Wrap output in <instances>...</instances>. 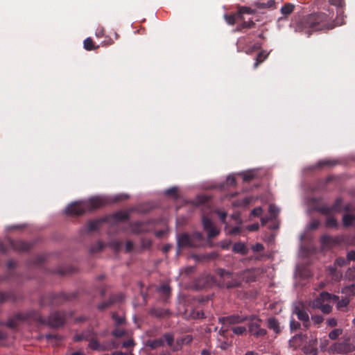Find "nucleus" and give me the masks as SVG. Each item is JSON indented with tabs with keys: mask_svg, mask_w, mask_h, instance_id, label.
Returning a JSON list of instances; mask_svg holds the SVG:
<instances>
[{
	"mask_svg": "<svg viewBox=\"0 0 355 355\" xmlns=\"http://www.w3.org/2000/svg\"><path fill=\"white\" fill-rule=\"evenodd\" d=\"M328 12V14L319 12L304 16L297 21L296 30L310 35L314 31L331 30L343 24V21L339 22L338 19H334L333 11Z\"/></svg>",
	"mask_w": 355,
	"mask_h": 355,
	"instance_id": "obj_1",
	"label": "nucleus"
},
{
	"mask_svg": "<svg viewBox=\"0 0 355 355\" xmlns=\"http://www.w3.org/2000/svg\"><path fill=\"white\" fill-rule=\"evenodd\" d=\"M107 204V201L105 198L93 197L87 200L72 202L67 207L65 212L71 216H81L87 211L99 209Z\"/></svg>",
	"mask_w": 355,
	"mask_h": 355,
	"instance_id": "obj_2",
	"label": "nucleus"
},
{
	"mask_svg": "<svg viewBox=\"0 0 355 355\" xmlns=\"http://www.w3.org/2000/svg\"><path fill=\"white\" fill-rule=\"evenodd\" d=\"M331 302H336L337 309L340 311H343L349 304L347 297L339 300L338 295L323 291L313 301V307L320 309L324 314H329L332 311V306L329 304Z\"/></svg>",
	"mask_w": 355,
	"mask_h": 355,
	"instance_id": "obj_3",
	"label": "nucleus"
},
{
	"mask_svg": "<svg viewBox=\"0 0 355 355\" xmlns=\"http://www.w3.org/2000/svg\"><path fill=\"white\" fill-rule=\"evenodd\" d=\"M30 320L45 322L42 320L40 313L31 311L26 313H18L15 314L13 317L8 319L6 325L10 328L15 329L21 322Z\"/></svg>",
	"mask_w": 355,
	"mask_h": 355,
	"instance_id": "obj_4",
	"label": "nucleus"
},
{
	"mask_svg": "<svg viewBox=\"0 0 355 355\" xmlns=\"http://www.w3.org/2000/svg\"><path fill=\"white\" fill-rule=\"evenodd\" d=\"M76 297L75 294H50L42 296L40 300V304L45 306H58L64 302L71 300Z\"/></svg>",
	"mask_w": 355,
	"mask_h": 355,
	"instance_id": "obj_5",
	"label": "nucleus"
},
{
	"mask_svg": "<svg viewBox=\"0 0 355 355\" xmlns=\"http://www.w3.org/2000/svg\"><path fill=\"white\" fill-rule=\"evenodd\" d=\"M218 275L221 279L220 280V284L223 287L227 288H237L241 284L240 277H239L237 275L231 273L224 269H220L218 270Z\"/></svg>",
	"mask_w": 355,
	"mask_h": 355,
	"instance_id": "obj_6",
	"label": "nucleus"
},
{
	"mask_svg": "<svg viewBox=\"0 0 355 355\" xmlns=\"http://www.w3.org/2000/svg\"><path fill=\"white\" fill-rule=\"evenodd\" d=\"M175 342L174 334L171 332L164 334L162 336L147 342V346L151 349H155L160 347L168 346L172 350L173 343Z\"/></svg>",
	"mask_w": 355,
	"mask_h": 355,
	"instance_id": "obj_7",
	"label": "nucleus"
},
{
	"mask_svg": "<svg viewBox=\"0 0 355 355\" xmlns=\"http://www.w3.org/2000/svg\"><path fill=\"white\" fill-rule=\"evenodd\" d=\"M248 330L251 335L255 338L263 337L267 334V331L261 327V320L256 315L248 316Z\"/></svg>",
	"mask_w": 355,
	"mask_h": 355,
	"instance_id": "obj_8",
	"label": "nucleus"
},
{
	"mask_svg": "<svg viewBox=\"0 0 355 355\" xmlns=\"http://www.w3.org/2000/svg\"><path fill=\"white\" fill-rule=\"evenodd\" d=\"M42 318L45 322H37L42 324H46L53 328H58L64 324L66 321V313L64 312L55 311L51 313L47 318L42 316Z\"/></svg>",
	"mask_w": 355,
	"mask_h": 355,
	"instance_id": "obj_9",
	"label": "nucleus"
},
{
	"mask_svg": "<svg viewBox=\"0 0 355 355\" xmlns=\"http://www.w3.org/2000/svg\"><path fill=\"white\" fill-rule=\"evenodd\" d=\"M314 209L323 214V215H330L333 213H340L343 209V199L341 198H338L334 201V204L331 206H328L327 205H320L316 206Z\"/></svg>",
	"mask_w": 355,
	"mask_h": 355,
	"instance_id": "obj_10",
	"label": "nucleus"
},
{
	"mask_svg": "<svg viewBox=\"0 0 355 355\" xmlns=\"http://www.w3.org/2000/svg\"><path fill=\"white\" fill-rule=\"evenodd\" d=\"M88 347L91 349L98 352H105L117 347L114 341L100 343L94 334L89 340Z\"/></svg>",
	"mask_w": 355,
	"mask_h": 355,
	"instance_id": "obj_11",
	"label": "nucleus"
},
{
	"mask_svg": "<svg viewBox=\"0 0 355 355\" xmlns=\"http://www.w3.org/2000/svg\"><path fill=\"white\" fill-rule=\"evenodd\" d=\"M355 350V345L349 340H345L341 343H335L329 348L330 353L347 354Z\"/></svg>",
	"mask_w": 355,
	"mask_h": 355,
	"instance_id": "obj_12",
	"label": "nucleus"
},
{
	"mask_svg": "<svg viewBox=\"0 0 355 355\" xmlns=\"http://www.w3.org/2000/svg\"><path fill=\"white\" fill-rule=\"evenodd\" d=\"M202 223L204 230L207 232L209 239H214L219 234L220 230L214 225L210 218L203 216Z\"/></svg>",
	"mask_w": 355,
	"mask_h": 355,
	"instance_id": "obj_13",
	"label": "nucleus"
},
{
	"mask_svg": "<svg viewBox=\"0 0 355 355\" xmlns=\"http://www.w3.org/2000/svg\"><path fill=\"white\" fill-rule=\"evenodd\" d=\"M178 245L180 248H189L197 247L198 243H196L195 241H192V237L190 234L183 233L178 236Z\"/></svg>",
	"mask_w": 355,
	"mask_h": 355,
	"instance_id": "obj_14",
	"label": "nucleus"
},
{
	"mask_svg": "<svg viewBox=\"0 0 355 355\" xmlns=\"http://www.w3.org/2000/svg\"><path fill=\"white\" fill-rule=\"evenodd\" d=\"M9 245L15 251L28 252L33 248V244L32 243L21 240H10Z\"/></svg>",
	"mask_w": 355,
	"mask_h": 355,
	"instance_id": "obj_15",
	"label": "nucleus"
},
{
	"mask_svg": "<svg viewBox=\"0 0 355 355\" xmlns=\"http://www.w3.org/2000/svg\"><path fill=\"white\" fill-rule=\"evenodd\" d=\"M124 296L122 293L111 295L108 300L105 301L97 306V309L100 311H104L110 307L115 303L121 302L123 300Z\"/></svg>",
	"mask_w": 355,
	"mask_h": 355,
	"instance_id": "obj_16",
	"label": "nucleus"
},
{
	"mask_svg": "<svg viewBox=\"0 0 355 355\" xmlns=\"http://www.w3.org/2000/svg\"><path fill=\"white\" fill-rule=\"evenodd\" d=\"M248 316H243L241 315H232L229 316L222 317L219 318V322L223 325L226 324H235L242 323L248 320Z\"/></svg>",
	"mask_w": 355,
	"mask_h": 355,
	"instance_id": "obj_17",
	"label": "nucleus"
},
{
	"mask_svg": "<svg viewBox=\"0 0 355 355\" xmlns=\"http://www.w3.org/2000/svg\"><path fill=\"white\" fill-rule=\"evenodd\" d=\"M293 313L295 314L297 318L303 322L304 327L307 329L310 326L309 316L307 312L301 306H295Z\"/></svg>",
	"mask_w": 355,
	"mask_h": 355,
	"instance_id": "obj_18",
	"label": "nucleus"
},
{
	"mask_svg": "<svg viewBox=\"0 0 355 355\" xmlns=\"http://www.w3.org/2000/svg\"><path fill=\"white\" fill-rule=\"evenodd\" d=\"M320 241L324 248H332L340 243L339 237H334L328 234L321 236Z\"/></svg>",
	"mask_w": 355,
	"mask_h": 355,
	"instance_id": "obj_19",
	"label": "nucleus"
},
{
	"mask_svg": "<svg viewBox=\"0 0 355 355\" xmlns=\"http://www.w3.org/2000/svg\"><path fill=\"white\" fill-rule=\"evenodd\" d=\"M193 338L191 335H186L183 337L178 338L175 342L173 343L172 351L178 352L182 349L184 345H188L191 343Z\"/></svg>",
	"mask_w": 355,
	"mask_h": 355,
	"instance_id": "obj_20",
	"label": "nucleus"
},
{
	"mask_svg": "<svg viewBox=\"0 0 355 355\" xmlns=\"http://www.w3.org/2000/svg\"><path fill=\"white\" fill-rule=\"evenodd\" d=\"M318 340L316 338H311L309 343L306 344L304 347V352L308 355H317L318 354V349H317Z\"/></svg>",
	"mask_w": 355,
	"mask_h": 355,
	"instance_id": "obj_21",
	"label": "nucleus"
},
{
	"mask_svg": "<svg viewBox=\"0 0 355 355\" xmlns=\"http://www.w3.org/2000/svg\"><path fill=\"white\" fill-rule=\"evenodd\" d=\"M107 220V218L89 220L87 223L85 229L87 232H92L98 230L101 224Z\"/></svg>",
	"mask_w": 355,
	"mask_h": 355,
	"instance_id": "obj_22",
	"label": "nucleus"
},
{
	"mask_svg": "<svg viewBox=\"0 0 355 355\" xmlns=\"http://www.w3.org/2000/svg\"><path fill=\"white\" fill-rule=\"evenodd\" d=\"M94 331L92 330H86L83 331L81 333L76 334L73 336V340L75 342H80L82 340H89L91 337L94 335Z\"/></svg>",
	"mask_w": 355,
	"mask_h": 355,
	"instance_id": "obj_23",
	"label": "nucleus"
},
{
	"mask_svg": "<svg viewBox=\"0 0 355 355\" xmlns=\"http://www.w3.org/2000/svg\"><path fill=\"white\" fill-rule=\"evenodd\" d=\"M131 232L136 234H140L146 231L145 223L143 222H135L130 225Z\"/></svg>",
	"mask_w": 355,
	"mask_h": 355,
	"instance_id": "obj_24",
	"label": "nucleus"
},
{
	"mask_svg": "<svg viewBox=\"0 0 355 355\" xmlns=\"http://www.w3.org/2000/svg\"><path fill=\"white\" fill-rule=\"evenodd\" d=\"M232 251L235 253H239L242 255H245L248 252V249L244 243L237 242L235 243L232 248Z\"/></svg>",
	"mask_w": 355,
	"mask_h": 355,
	"instance_id": "obj_25",
	"label": "nucleus"
},
{
	"mask_svg": "<svg viewBox=\"0 0 355 355\" xmlns=\"http://www.w3.org/2000/svg\"><path fill=\"white\" fill-rule=\"evenodd\" d=\"M268 327L270 329L274 331L277 334L281 332L279 323L278 320L274 317H271L268 319Z\"/></svg>",
	"mask_w": 355,
	"mask_h": 355,
	"instance_id": "obj_26",
	"label": "nucleus"
},
{
	"mask_svg": "<svg viewBox=\"0 0 355 355\" xmlns=\"http://www.w3.org/2000/svg\"><path fill=\"white\" fill-rule=\"evenodd\" d=\"M355 223V215L345 214L343 216V224L345 227L352 226Z\"/></svg>",
	"mask_w": 355,
	"mask_h": 355,
	"instance_id": "obj_27",
	"label": "nucleus"
},
{
	"mask_svg": "<svg viewBox=\"0 0 355 355\" xmlns=\"http://www.w3.org/2000/svg\"><path fill=\"white\" fill-rule=\"evenodd\" d=\"M150 313L157 318H164L169 314V311L167 309L162 308H153L150 309Z\"/></svg>",
	"mask_w": 355,
	"mask_h": 355,
	"instance_id": "obj_28",
	"label": "nucleus"
},
{
	"mask_svg": "<svg viewBox=\"0 0 355 355\" xmlns=\"http://www.w3.org/2000/svg\"><path fill=\"white\" fill-rule=\"evenodd\" d=\"M16 295L14 292H0V304L6 301H15Z\"/></svg>",
	"mask_w": 355,
	"mask_h": 355,
	"instance_id": "obj_29",
	"label": "nucleus"
},
{
	"mask_svg": "<svg viewBox=\"0 0 355 355\" xmlns=\"http://www.w3.org/2000/svg\"><path fill=\"white\" fill-rule=\"evenodd\" d=\"M268 55L269 53H267L266 51H260L257 55L256 61L254 64V68H257L261 63H262L264 60L267 59Z\"/></svg>",
	"mask_w": 355,
	"mask_h": 355,
	"instance_id": "obj_30",
	"label": "nucleus"
},
{
	"mask_svg": "<svg viewBox=\"0 0 355 355\" xmlns=\"http://www.w3.org/2000/svg\"><path fill=\"white\" fill-rule=\"evenodd\" d=\"M255 23L252 20L243 21L240 24H238L236 28V31H242L245 28H252L254 27Z\"/></svg>",
	"mask_w": 355,
	"mask_h": 355,
	"instance_id": "obj_31",
	"label": "nucleus"
},
{
	"mask_svg": "<svg viewBox=\"0 0 355 355\" xmlns=\"http://www.w3.org/2000/svg\"><path fill=\"white\" fill-rule=\"evenodd\" d=\"M329 216L325 220V227L327 228H338V223L337 220L331 216L328 215Z\"/></svg>",
	"mask_w": 355,
	"mask_h": 355,
	"instance_id": "obj_32",
	"label": "nucleus"
},
{
	"mask_svg": "<svg viewBox=\"0 0 355 355\" xmlns=\"http://www.w3.org/2000/svg\"><path fill=\"white\" fill-rule=\"evenodd\" d=\"M295 8V6L291 3H285L281 8V12L284 16L291 15Z\"/></svg>",
	"mask_w": 355,
	"mask_h": 355,
	"instance_id": "obj_33",
	"label": "nucleus"
},
{
	"mask_svg": "<svg viewBox=\"0 0 355 355\" xmlns=\"http://www.w3.org/2000/svg\"><path fill=\"white\" fill-rule=\"evenodd\" d=\"M329 2L337 8L338 14L343 12V8L345 5V0H329Z\"/></svg>",
	"mask_w": 355,
	"mask_h": 355,
	"instance_id": "obj_34",
	"label": "nucleus"
},
{
	"mask_svg": "<svg viewBox=\"0 0 355 355\" xmlns=\"http://www.w3.org/2000/svg\"><path fill=\"white\" fill-rule=\"evenodd\" d=\"M112 218H114V221L119 222V221H123L126 220L128 218V215L125 212H116L113 216Z\"/></svg>",
	"mask_w": 355,
	"mask_h": 355,
	"instance_id": "obj_35",
	"label": "nucleus"
},
{
	"mask_svg": "<svg viewBox=\"0 0 355 355\" xmlns=\"http://www.w3.org/2000/svg\"><path fill=\"white\" fill-rule=\"evenodd\" d=\"M98 46H95L93 40L90 37H87L84 40V48L87 51H92L97 49Z\"/></svg>",
	"mask_w": 355,
	"mask_h": 355,
	"instance_id": "obj_36",
	"label": "nucleus"
},
{
	"mask_svg": "<svg viewBox=\"0 0 355 355\" xmlns=\"http://www.w3.org/2000/svg\"><path fill=\"white\" fill-rule=\"evenodd\" d=\"M261 43H259V42H257L255 43L254 44H253L252 46H250L249 47H247L244 51L245 53L247 54H252V53H254V51L260 49L261 48Z\"/></svg>",
	"mask_w": 355,
	"mask_h": 355,
	"instance_id": "obj_37",
	"label": "nucleus"
},
{
	"mask_svg": "<svg viewBox=\"0 0 355 355\" xmlns=\"http://www.w3.org/2000/svg\"><path fill=\"white\" fill-rule=\"evenodd\" d=\"M225 18L226 21L230 25H234L238 19H240V17H238V12L234 15H226Z\"/></svg>",
	"mask_w": 355,
	"mask_h": 355,
	"instance_id": "obj_38",
	"label": "nucleus"
},
{
	"mask_svg": "<svg viewBox=\"0 0 355 355\" xmlns=\"http://www.w3.org/2000/svg\"><path fill=\"white\" fill-rule=\"evenodd\" d=\"M336 164V162L335 161L329 160V159H324V160H320L318 162L317 166L318 168H322L324 166H334Z\"/></svg>",
	"mask_w": 355,
	"mask_h": 355,
	"instance_id": "obj_39",
	"label": "nucleus"
},
{
	"mask_svg": "<svg viewBox=\"0 0 355 355\" xmlns=\"http://www.w3.org/2000/svg\"><path fill=\"white\" fill-rule=\"evenodd\" d=\"M253 10L250 8L248 7H241L238 10V17H240V19H243V14H252Z\"/></svg>",
	"mask_w": 355,
	"mask_h": 355,
	"instance_id": "obj_40",
	"label": "nucleus"
},
{
	"mask_svg": "<svg viewBox=\"0 0 355 355\" xmlns=\"http://www.w3.org/2000/svg\"><path fill=\"white\" fill-rule=\"evenodd\" d=\"M343 333V329H334L329 334V338L331 340L337 339L339 336H340Z\"/></svg>",
	"mask_w": 355,
	"mask_h": 355,
	"instance_id": "obj_41",
	"label": "nucleus"
},
{
	"mask_svg": "<svg viewBox=\"0 0 355 355\" xmlns=\"http://www.w3.org/2000/svg\"><path fill=\"white\" fill-rule=\"evenodd\" d=\"M159 292L162 294H163L165 297H168L170 295V287L166 284L162 285L159 289Z\"/></svg>",
	"mask_w": 355,
	"mask_h": 355,
	"instance_id": "obj_42",
	"label": "nucleus"
},
{
	"mask_svg": "<svg viewBox=\"0 0 355 355\" xmlns=\"http://www.w3.org/2000/svg\"><path fill=\"white\" fill-rule=\"evenodd\" d=\"M103 248H104V244L102 242L98 241V242H97V243L95 245H94L93 247L91 248L90 252H91V253L97 252L102 250L103 249Z\"/></svg>",
	"mask_w": 355,
	"mask_h": 355,
	"instance_id": "obj_43",
	"label": "nucleus"
},
{
	"mask_svg": "<svg viewBox=\"0 0 355 355\" xmlns=\"http://www.w3.org/2000/svg\"><path fill=\"white\" fill-rule=\"evenodd\" d=\"M233 333L236 335H243L246 332L245 327H234L232 328Z\"/></svg>",
	"mask_w": 355,
	"mask_h": 355,
	"instance_id": "obj_44",
	"label": "nucleus"
},
{
	"mask_svg": "<svg viewBox=\"0 0 355 355\" xmlns=\"http://www.w3.org/2000/svg\"><path fill=\"white\" fill-rule=\"evenodd\" d=\"M165 193L167 196H173L174 198H177L178 196V188L175 187H171V188L168 189L165 191Z\"/></svg>",
	"mask_w": 355,
	"mask_h": 355,
	"instance_id": "obj_45",
	"label": "nucleus"
},
{
	"mask_svg": "<svg viewBox=\"0 0 355 355\" xmlns=\"http://www.w3.org/2000/svg\"><path fill=\"white\" fill-rule=\"evenodd\" d=\"M191 236L192 237V241H195L196 243H198V242H200L203 239L202 233L198 232L191 234Z\"/></svg>",
	"mask_w": 355,
	"mask_h": 355,
	"instance_id": "obj_46",
	"label": "nucleus"
},
{
	"mask_svg": "<svg viewBox=\"0 0 355 355\" xmlns=\"http://www.w3.org/2000/svg\"><path fill=\"white\" fill-rule=\"evenodd\" d=\"M300 323L294 319H292L290 322V327L291 331H295L300 328Z\"/></svg>",
	"mask_w": 355,
	"mask_h": 355,
	"instance_id": "obj_47",
	"label": "nucleus"
},
{
	"mask_svg": "<svg viewBox=\"0 0 355 355\" xmlns=\"http://www.w3.org/2000/svg\"><path fill=\"white\" fill-rule=\"evenodd\" d=\"M250 270H248L243 272V278H247V282L255 281V277L251 274Z\"/></svg>",
	"mask_w": 355,
	"mask_h": 355,
	"instance_id": "obj_48",
	"label": "nucleus"
},
{
	"mask_svg": "<svg viewBox=\"0 0 355 355\" xmlns=\"http://www.w3.org/2000/svg\"><path fill=\"white\" fill-rule=\"evenodd\" d=\"M311 320L315 324H320L323 322L324 318L320 315H312Z\"/></svg>",
	"mask_w": 355,
	"mask_h": 355,
	"instance_id": "obj_49",
	"label": "nucleus"
},
{
	"mask_svg": "<svg viewBox=\"0 0 355 355\" xmlns=\"http://www.w3.org/2000/svg\"><path fill=\"white\" fill-rule=\"evenodd\" d=\"M336 263L339 266H346L347 264H349V261L347 260V259L346 258H344V257H338L336 259Z\"/></svg>",
	"mask_w": 355,
	"mask_h": 355,
	"instance_id": "obj_50",
	"label": "nucleus"
},
{
	"mask_svg": "<svg viewBox=\"0 0 355 355\" xmlns=\"http://www.w3.org/2000/svg\"><path fill=\"white\" fill-rule=\"evenodd\" d=\"M125 331L123 329H116L112 331V335L117 338H121L125 335Z\"/></svg>",
	"mask_w": 355,
	"mask_h": 355,
	"instance_id": "obj_51",
	"label": "nucleus"
},
{
	"mask_svg": "<svg viewBox=\"0 0 355 355\" xmlns=\"http://www.w3.org/2000/svg\"><path fill=\"white\" fill-rule=\"evenodd\" d=\"M112 318L115 321L117 325L122 324L124 322V319L121 317H119L116 313L112 314Z\"/></svg>",
	"mask_w": 355,
	"mask_h": 355,
	"instance_id": "obj_52",
	"label": "nucleus"
},
{
	"mask_svg": "<svg viewBox=\"0 0 355 355\" xmlns=\"http://www.w3.org/2000/svg\"><path fill=\"white\" fill-rule=\"evenodd\" d=\"M110 245L114 248L115 250L118 251L122 245V242L120 241H113L111 242Z\"/></svg>",
	"mask_w": 355,
	"mask_h": 355,
	"instance_id": "obj_53",
	"label": "nucleus"
},
{
	"mask_svg": "<svg viewBox=\"0 0 355 355\" xmlns=\"http://www.w3.org/2000/svg\"><path fill=\"white\" fill-rule=\"evenodd\" d=\"M129 198L127 194H119L114 196V201L119 202L121 200H125Z\"/></svg>",
	"mask_w": 355,
	"mask_h": 355,
	"instance_id": "obj_54",
	"label": "nucleus"
},
{
	"mask_svg": "<svg viewBox=\"0 0 355 355\" xmlns=\"http://www.w3.org/2000/svg\"><path fill=\"white\" fill-rule=\"evenodd\" d=\"M241 232V227L239 226L234 227L229 231V234L231 235L239 234Z\"/></svg>",
	"mask_w": 355,
	"mask_h": 355,
	"instance_id": "obj_55",
	"label": "nucleus"
},
{
	"mask_svg": "<svg viewBox=\"0 0 355 355\" xmlns=\"http://www.w3.org/2000/svg\"><path fill=\"white\" fill-rule=\"evenodd\" d=\"M135 345V342L132 339H129L123 343L122 347L124 348L132 347Z\"/></svg>",
	"mask_w": 355,
	"mask_h": 355,
	"instance_id": "obj_56",
	"label": "nucleus"
},
{
	"mask_svg": "<svg viewBox=\"0 0 355 355\" xmlns=\"http://www.w3.org/2000/svg\"><path fill=\"white\" fill-rule=\"evenodd\" d=\"M262 211H263V210H262L261 207H256V208L253 209L252 210L251 214L254 216H259L261 215Z\"/></svg>",
	"mask_w": 355,
	"mask_h": 355,
	"instance_id": "obj_57",
	"label": "nucleus"
},
{
	"mask_svg": "<svg viewBox=\"0 0 355 355\" xmlns=\"http://www.w3.org/2000/svg\"><path fill=\"white\" fill-rule=\"evenodd\" d=\"M57 272L61 275H65L71 272L69 268H60L57 270Z\"/></svg>",
	"mask_w": 355,
	"mask_h": 355,
	"instance_id": "obj_58",
	"label": "nucleus"
},
{
	"mask_svg": "<svg viewBox=\"0 0 355 355\" xmlns=\"http://www.w3.org/2000/svg\"><path fill=\"white\" fill-rule=\"evenodd\" d=\"M252 249L254 252H261L263 250L264 248L262 244L256 243L255 245H252Z\"/></svg>",
	"mask_w": 355,
	"mask_h": 355,
	"instance_id": "obj_59",
	"label": "nucleus"
},
{
	"mask_svg": "<svg viewBox=\"0 0 355 355\" xmlns=\"http://www.w3.org/2000/svg\"><path fill=\"white\" fill-rule=\"evenodd\" d=\"M134 248V244L131 241H128L125 245V252H130Z\"/></svg>",
	"mask_w": 355,
	"mask_h": 355,
	"instance_id": "obj_60",
	"label": "nucleus"
},
{
	"mask_svg": "<svg viewBox=\"0 0 355 355\" xmlns=\"http://www.w3.org/2000/svg\"><path fill=\"white\" fill-rule=\"evenodd\" d=\"M44 261V257H42V256H38L37 257L35 260H34V262L33 263L36 266H40L41 265L43 262Z\"/></svg>",
	"mask_w": 355,
	"mask_h": 355,
	"instance_id": "obj_61",
	"label": "nucleus"
},
{
	"mask_svg": "<svg viewBox=\"0 0 355 355\" xmlns=\"http://www.w3.org/2000/svg\"><path fill=\"white\" fill-rule=\"evenodd\" d=\"M327 324L331 327H334L337 325V320L336 318H330L327 320Z\"/></svg>",
	"mask_w": 355,
	"mask_h": 355,
	"instance_id": "obj_62",
	"label": "nucleus"
},
{
	"mask_svg": "<svg viewBox=\"0 0 355 355\" xmlns=\"http://www.w3.org/2000/svg\"><path fill=\"white\" fill-rule=\"evenodd\" d=\"M347 259L349 262L350 261H355V251L354 250L349 251L347 254Z\"/></svg>",
	"mask_w": 355,
	"mask_h": 355,
	"instance_id": "obj_63",
	"label": "nucleus"
},
{
	"mask_svg": "<svg viewBox=\"0 0 355 355\" xmlns=\"http://www.w3.org/2000/svg\"><path fill=\"white\" fill-rule=\"evenodd\" d=\"M320 225V221L318 220H313L310 224V228L312 230H316Z\"/></svg>",
	"mask_w": 355,
	"mask_h": 355,
	"instance_id": "obj_64",
	"label": "nucleus"
}]
</instances>
